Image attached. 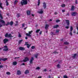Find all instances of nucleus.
Segmentation results:
<instances>
[{
  "instance_id": "nucleus-38",
  "label": "nucleus",
  "mask_w": 78,
  "mask_h": 78,
  "mask_svg": "<svg viewBox=\"0 0 78 78\" xmlns=\"http://www.w3.org/2000/svg\"><path fill=\"white\" fill-rule=\"evenodd\" d=\"M56 23H58V22H60V20H56Z\"/></svg>"
},
{
  "instance_id": "nucleus-52",
  "label": "nucleus",
  "mask_w": 78,
  "mask_h": 78,
  "mask_svg": "<svg viewBox=\"0 0 78 78\" xmlns=\"http://www.w3.org/2000/svg\"><path fill=\"white\" fill-rule=\"evenodd\" d=\"M3 25H1V24H0V28H1V27H3Z\"/></svg>"
},
{
  "instance_id": "nucleus-31",
  "label": "nucleus",
  "mask_w": 78,
  "mask_h": 78,
  "mask_svg": "<svg viewBox=\"0 0 78 78\" xmlns=\"http://www.w3.org/2000/svg\"><path fill=\"white\" fill-rule=\"evenodd\" d=\"M8 33H6L5 34V37H8Z\"/></svg>"
},
{
  "instance_id": "nucleus-2",
  "label": "nucleus",
  "mask_w": 78,
  "mask_h": 78,
  "mask_svg": "<svg viewBox=\"0 0 78 78\" xmlns=\"http://www.w3.org/2000/svg\"><path fill=\"white\" fill-rule=\"evenodd\" d=\"M20 3L22 6L23 5H27V4H28L27 0H25V1H21Z\"/></svg>"
},
{
  "instance_id": "nucleus-64",
  "label": "nucleus",
  "mask_w": 78,
  "mask_h": 78,
  "mask_svg": "<svg viewBox=\"0 0 78 78\" xmlns=\"http://www.w3.org/2000/svg\"><path fill=\"white\" fill-rule=\"evenodd\" d=\"M25 39H28V37H25Z\"/></svg>"
},
{
  "instance_id": "nucleus-26",
  "label": "nucleus",
  "mask_w": 78,
  "mask_h": 78,
  "mask_svg": "<svg viewBox=\"0 0 78 78\" xmlns=\"http://www.w3.org/2000/svg\"><path fill=\"white\" fill-rule=\"evenodd\" d=\"M6 6H8L9 5V3L8 2V0H6Z\"/></svg>"
},
{
  "instance_id": "nucleus-17",
  "label": "nucleus",
  "mask_w": 78,
  "mask_h": 78,
  "mask_svg": "<svg viewBox=\"0 0 78 78\" xmlns=\"http://www.w3.org/2000/svg\"><path fill=\"white\" fill-rule=\"evenodd\" d=\"M0 8L2 9H4V8L2 6V3H0Z\"/></svg>"
},
{
  "instance_id": "nucleus-1",
  "label": "nucleus",
  "mask_w": 78,
  "mask_h": 78,
  "mask_svg": "<svg viewBox=\"0 0 78 78\" xmlns=\"http://www.w3.org/2000/svg\"><path fill=\"white\" fill-rule=\"evenodd\" d=\"M1 22L3 24V26H8V25H11V26H12L13 25V23H14L12 22V21H11L10 22H8L6 24H5V22L4 21V20H0V22Z\"/></svg>"
},
{
  "instance_id": "nucleus-9",
  "label": "nucleus",
  "mask_w": 78,
  "mask_h": 78,
  "mask_svg": "<svg viewBox=\"0 0 78 78\" xmlns=\"http://www.w3.org/2000/svg\"><path fill=\"white\" fill-rule=\"evenodd\" d=\"M77 15V13L76 12H73L71 14L72 16H75L76 15Z\"/></svg>"
},
{
  "instance_id": "nucleus-13",
  "label": "nucleus",
  "mask_w": 78,
  "mask_h": 78,
  "mask_svg": "<svg viewBox=\"0 0 78 78\" xmlns=\"http://www.w3.org/2000/svg\"><path fill=\"white\" fill-rule=\"evenodd\" d=\"M17 75H20V74H21V72L20 71V70H18L17 71Z\"/></svg>"
},
{
  "instance_id": "nucleus-32",
  "label": "nucleus",
  "mask_w": 78,
  "mask_h": 78,
  "mask_svg": "<svg viewBox=\"0 0 78 78\" xmlns=\"http://www.w3.org/2000/svg\"><path fill=\"white\" fill-rule=\"evenodd\" d=\"M40 30H40V29H38V30H37L36 31V33H39V32L40 31Z\"/></svg>"
},
{
  "instance_id": "nucleus-57",
  "label": "nucleus",
  "mask_w": 78,
  "mask_h": 78,
  "mask_svg": "<svg viewBox=\"0 0 78 78\" xmlns=\"http://www.w3.org/2000/svg\"><path fill=\"white\" fill-rule=\"evenodd\" d=\"M25 63H23L21 64V65L25 66Z\"/></svg>"
},
{
  "instance_id": "nucleus-51",
  "label": "nucleus",
  "mask_w": 78,
  "mask_h": 78,
  "mask_svg": "<svg viewBox=\"0 0 78 78\" xmlns=\"http://www.w3.org/2000/svg\"><path fill=\"white\" fill-rule=\"evenodd\" d=\"M65 28H66V29H69V26H66Z\"/></svg>"
},
{
  "instance_id": "nucleus-55",
  "label": "nucleus",
  "mask_w": 78,
  "mask_h": 78,
  "mask_svg": "<svg viewBox=\"0 0 78 78\" xmlns=\"http://www.w3.org/2000/svg\"><path fill=\"white\" fill-rule=\"evenodd\" d=\"M4 48H8V46H6V45H5V46H4Z\"/></svg>"
},
{
  "instance_id": "nucleus-23",
  "label": "nucleus",
  "mask_w": 78,
  "mask_h": 78,
  "mask_svg": "<svg viewBox=\"0 0 78 78\" xmlns=\"http://www.w3.org/2000/svg\"><path fill=\"white\" fill-rule=\"evenodd\" d=\"M13 66H16V65H17V62H13Z\"/></svg>"
},
{
  "instance_id": "nucleus-6",
  "label": "nucleus",
  "mask_w": 78,
  "mask_h": 78,
  "mask_svg": "<svg viewBox=\"0 0 78 78\" xmlns=\"http://www.w3.org/2000/svg\"><path fill=\"white\" fill-rule=\"evenodd\" d=\"M65 21L67 26H69V25H70V21H69V20H66Z\"/></svg>"
},
{
  "instance_id": "nucleus-35",
  "label": "nucleus",
  "mask_w": 78,
  "mask_h": 78,
  "mask_svg": "<svg viewBox=\"0 0 78 78\" xmlns=\"http://www.w3.org/2000/svg\"><path fill=\"white\" fill-rule=\"evenodd\" d=\"M31 48L32 49H34L35 48V46H33L31 47Z\"/></svg>"
},
{
  "instance_id": "nucleus-7",
  "label": "nucleus",
  "mask_w": 78,
  "mask_h": 78,
  "mask_svg": "<svg viewBox=\"0 0 78 78\" xmlns=\"http://www.w3.org/2000/svg\"><path fill=\"white\" fill-rule=\"evenodd\" d=\"M29 61V59L28 57H26L25 58V59L23 60V61L24 62H27V61Z\"/></svg>"
},
{
  "instance_id": "nucleus-4",
  "label": "nucleus",
  "mask_w": 78,
  "mask_h": 78,
  "mask_svg": "<svg viewBox=\"0 0 78 78\" xmlns=\"http://www.w3.org/2000/svg\"><path fill=\"white\" fill-rule=\"evenodd\" d=\"M9 41V40L7 39L6 38H5L3 40V42H4V44H6L7 42H8Z\"/></svg>"
},
{
  "instance_id": "nucleus-45",
  "label": "nucleus",
  "mask_w": 78,
  "mask_h": 78,
  "mask_svg": "<svg viewBox=\"0 0 78 78\" xmlns=\"http://www.w3.org/2000/svg\"><path fill=\"white\" fill-rule=\"evenodd\" d=\"M3 65H0V69H1V68H3Z\"/></svg>"
},
{
  "instance_id": "nucleus-20",
  "label": "nucleus",
  "mask_w": 78,
  "mask_h": 78,
  "mask_svg": "<svg viewBox=\"0 0 78 78\" xmlns=\"http://www.w3.org/2000/svg\"><path fill=\"white\" fill-rule=\"evenodd\" d=\"M13 37L12 36V35L11 34H9L8 35V37Z\"/></svg>"
},
{
  "instance_id": "nucleus-59",
  "label": "nucleus",
  "mask_w": 78,
  "mask_h": 78,
  "mask_svg": "<svg viewBox=\"0 0 78 78\" xmlns=\"http://www.w3.org/2000/svg\"><path fill=\"white\" fill-rule=\"evenodd\" d=\"M62 12H65V10H62Z\"/></svg>"
},
{
  "instance_id": "nucleus-15",
  "label": "nucleus",
  "mask_w": 78,
  "mask_h": 78,
  "mask_svg": "<svg viewBox=\"0 0 78 78\" xmlns=\"http://www.w3.org/2000/svg\"><path fill=\"white\" fill-rule=\"evenodd\" d=\"M58 27H59V25H56L55 26H54L53 27V28H58Z\"/></svg>"
},
{
  "instance_id": "nucleus-50",
  "label": "nucleus",
  "mask_w": 78,
  "mask_h": 78,
  "mask_svg": "<svg viewBox=\"0 0 78 78\" xmlns=\"http://www.w3.org/2000/svg\"><path fill=\"white\" fill-rule=\"evenodd\" d=\"M54 14L55 15H57V14H58V12H55L54 13Z\"/></svg>"
},
{
  "instance_id": "nucleus-48",
  "label": "nucleus",
  "mask_w": 78,
  "mask_h": 78,
  "mask_svg": "<svg viewBox=\"0 0 78 78\" xmlns=\"http://www.w3.org/2000/svg\"><path fill=\"white\" fill-rule=\"evenodd\" d=\"M17 2V0H16L15 1V2H14V4H15V5L16 4V3Z\"/></svg>"
},
{
  "instance_id": "nucleus-41",
  "label": "nucleus",
  "mask_w": 78,
  "mask_h": 78,
  "mask_svg": "<svg viewBox=\"0 0 78 78\" xmlns=\"http://www.w3.org/2000/svg\"><path fill=\"white\" fill-rule=\"evenodd\" d=\"M16 24H15V26H17L18 25V21H16Z\"/></svg>"
},
{
  "instance_id": "nucleus-39",
  "label": "nucleus",
  "mask_w": 78,
  "mask_h": 78,
  "mask_svg": "<svg viewBox=\"0 0 78 78\" xmlns=\"http://www.w3.org/2000/svg\"><path fill=\"white\" fill-rule=\"evenodd\" d=\"M20 14L19 13L17 14V17L18 18V17H20Z\"/></svg>"
},
{
  "instance_id": "nucleus-63",
  "label": "nucleus",
  "mask_w": 78,
  "mask_h": 78,
  "mask_svg": "<svg viewBox=\"0 0 78 78\" xmlns=\"http://www.w3.org/2000/svg\"><path fill=\"white\" fill-rule=\"evenodd\" d=\"M51 34L52 35H54V34H53V33L52 32H51Z\"/></svg>"
},
{
  "instance_id": "nucleus-28",
  "label": "nucleus",
  "mask_w": 78,
  "mask_h": 78,
  "mask_svg": "<svg viewBox=\"0 0 78 78\" xmlns=\"http://www.w3.org/2000/svg\"><path fill=\"white\" fill-rule=\"evenodd\" d=\"M41 3V2H40V0H38V6H39V5H40V3Z\"/></svg>"
},
{
  "instance_id": "nucleus-29",
  "label": "nucleus",
  "mask_w": 78,
  "mask_h": 78,
  "mask_svg": "<svg viewBox=\"0 0 78 78\" xmlns=\"http://www.w3.org/2000/svg\"><path fill=\"white\" fill-rule=\"evenodd\" d=\"M38 55H39L38 54L35 55V58H37V56H38Z\"/></svg>"
},
{
  "instance_id": "nucleus-10",
  "label": "nucleus",
  "mask_w": 78,
  "mask_h": 78,
  "mask_svg": "<svg viewBox=\"0 0 78 78\" xmlns=\"http://www.w3.org/2000/svg\"><path fill=\"white\" fill-rule=\"evenodd\" d=\"M33 61H34V58L32 57L30 61V64L33 63Z\"/></svg>"
},
{
  "instance_id": "nucleus-12",
  "label": "nucleus",
  "mask_w": 78,
  "mask_h": 78,
  "mask_svg": "<svg viewBox=\"0 0 78 78\" xmlns=\"http://www.w3.org/2000/svg\"><path fill=\"white\" fill-rule=\"evenodd\" d=\"M43 6L44 8V9H45L47 7V6L46 5V3L45 2H44L43 3Z\"/></svg>"
},
{
  "instance_id": "nucleus-58",
  "label": "nucleus",
  "mask_w": 78,
  "mask_h": 78,
  "mask_svg": "<svg viewBox=\"0 0 78 78\" xmlns=\"http://www.w3.org/2000/svg\"><path fill=\"white\" fill-rule=\"evenodd\" d=\"M41 35L42 34V31H41L40 33H39Z\"/></svg>"
},
{
  "instance_id": "nucleus-54",
  "label": "nucleus",
  "mask_w": 78,
  "mask_h": 78,
  "mask_svg": "<svg viewBox=\"0 0 78 78\" xmlns=\"http://www.w3.org/2000/svg\"><path fill=\"white\" fill-rule=\"evenodd\" d=\"M69 13H68L66 15V16H69Z\"/></svg>"
},
{
  "instance_id": "nucleus-62",
  "label": "nucleus",
  "mask_w": 78,
  "mask_h": 78,
  "mask_svg": "<svg viewBox=\"0 0 78 78\" xmlns=\"http://www.w3.org/2000/svg\"><path fill=\"white\" fill-rule=\"evenodd\" d=\"M27 28V26H26V27H25L24 29V30H26V29Z\"/></svg>"
},
{
  "instance_id": "nucleus-22",
  "label": "nucleus",
  "mask_w": 78,
  "mask_h": 78,
  "mask_svg": "<svg viewBox=\"0 0 78 78\" xmlns=\"http://www.w3.org/2000/svg\"><path fill=\"white\" fill-rule=\"evenodd\" d=\"M8 50H9L8 48H7L4 49L3 50V51H8Z\"/></svg>"
},
{
  "instance_id": "nucleus-16",
  "label": "nucleus",
  "mask_w": 78,
  "mask_h": 78,
  "mask_svg": "<svg viewBox=\"0 0 78 78\" xmlns=\"http://www.w3.org/2000/svg\"><path fill=\"white\" fill-rule=\"evenodd\" d=\"M77 55V54H74L72 56V58H74V59H75V58H76V56Z\"/></svg>"
},
{
  "instance_id": "nucleus-3",
  "label": "nucleus",
  "mask_w": 78,
  "mask_h": 78,
  "mask_svg": "<svg viewBox=\"0 0 78 78\" xmlns=\"http://www.w3.org/2000/svg\"><path fill=\"white\" fill-rule=\"evenodd\" d=\"M33 32V31L31 30L29 32V34L27 33L26 34V35L27 36H30V37H31V35H30L31 34V33Z\"/></svg>"
},
{
  "instance_id": "nucleus-47",
  "label": "nucleus",
  "mask_w": 78,
  "mask_h": 78,
  "mask_svg": "<svg viewBox=\"0 0 78 78\" xmlns=\"http://www.w3.org/2000/svg\"><path fill=\"white\" fill-rule=\"evenodd\" d=\"M25 23H23L22 24V27H24L25 26Z\"/></svg>"
},
{
  "instance_id": "nucleus-33",
  "label": "nucleus",
  "mask_w": 78,
  "mask_h": 78,
  "mask_svg": "<svg viewBox=\"0 0 78 78\" xmlns=\"http://www.w3.org/2000/svg\"><path fill=\"white\" fill-rule=\"evenodd\" d=\"M6 74L7 75H10L11 73L9 72H7L6 73Z\"/></svg>"
},
{
  "instance_id": "nucleus-44",
  "label": "nucleus",
  "mask_w": 78,
  "mask_h": 78,
  "mask_svg": "<svg viewBox=\"0 0 78 78\" xmlns=\"http://www.w3.org/2000/svg\"><path fill=\"white\" fill-rule=\"evenodd\" d=\"M57 67H58V68H60V65L59 64H58L57 65Z\"/></svg>"
},
{
  "instance_id": "nucleus-36",
  "label": "nucleus",
  "mask_w": 78,
  "mask_h": 78,
  "mask_svg": "<svg viewBox=\"0 0 78 78\" xmlns=\"http://www.w3.org/2000/svg\"><path fill=\"white\" fill-rule=\"evenodd\" d=\"M19 35H18V37H22V36L20 34V33H19Z\"/></svg>"
},
{
  "instance_id": "nucleus-11",
  "label": "nucleus",
  "mask_w": 78,
  "mask_h": 78,
  "mask_svg": "<svg viewBox=\"0 0 78 78\" xmlns=\"http://www.w3.org/2000/svg\"><path fill=\"white\" fill-rule=\"evenodd\" d=\"M37 12L38 13H39V14H43V13H44V12L42 10V9H41L40 11H38Z\"/></svg>"
},
{
  "instance_id": "nucleus-61",
  "label": "nucleus",
  "mask_w": 78,
  "mask_h": 78,
  "mask_svg": "<svg viewBox=\"0 0 78 78\" xmlns=\"http://www.w3.org/2000/svg\"><path fill=\"white\" fill-rule=\"evenodd\" d=\"M42 77L41 76H39L37 78H41Z\"/></svg>"
},
{
  "instance_id": "nucleus-37",
  "label": "nucleus",
  "mask_w": 78,
  "mask_h": 78,
  "mask_svg": "<svg viewBox=\"0 0 78 78\" xmlns=\"http://www.w3.org/2000/svg\"><path fill=\"white\" fill-rule=\"evenodd\" d=\"M73 30V27L72 26L70 27V31L72 32V31Z\"/></svg>"
},
{
  "instance_id": "nucleus-21",
  "label": "nucleus",
  "mask_w": 78,
  "mask_h": 78,
  "mask_svg": "<svg viewBox=\"0 0 78 78\" xmlns=\"http://www.w3.org/2000/svg\"><path fill=\"white\" fill-rule=\"evenodd\" d=\"M71 11H74L75 10V8H74V6H72L71 8Z\"/></svg>"
},
{
  "instance_id": "nucleus-25",
  "label": "nucleus",
  "mask_w": 78,
  "mask_h": 78,
  "mask_svg": "<svg viewBox=\"0 0 78 78\" xmlns=\"http://www.w3.org/2000/svg\"><path fill=\"white\" fill-rule=\"evenodd\" d=\"M69 43H68L67 41H66L64 42V44H65V45H68V44H69Z\"/></svg>"
},
{
  "instance_id": "nucleus-34",
  "label": "nucleus",
  "mask_w": 78,
  "mask_h": 78,
  "mask_svg": "<svg viewBox=\"0 0 78 78\" xmlns=\"http://www.w3.org/2000/svg\"><path fill=\"white\" fill-rule=\"evenodd\" d=\"M61 6H62V7H65L66 6V5L65 4H62L61 5Z\"/></svg>"
},
{
  "instance_id": "nucleus-8",
  "label": "nucleus",
  "mask_w": 78,
  "mask_h": 78,
  "mask_svg": "<svg viewBox=\"0 0 78 78\" xmlns=\"http://www.w3.org/2000/svg\"><path fill=\"white\" fill-rule=\"evenodd\" d=\"M20 50H21L22 51H23L25 50V48L22 47H20L19 48Z\"/></svg>"
},
{
  "instance_id": "nucleus-19",
  "label": "nucleus",
  "mask_w": 78,
  "mask_h": 78,
  "mask_svg": "<svg viewBox=\"0 0 78 78\" xmlns=\"http://www.w3.org/2000/svg\"><path fill=\"white\" fill-rule=\"evenodd\" d=\"M25 74H28V73H29V70H26L25 72Z\"/></svg>"
},
{
  "instance_id": "nucleus-14",
  "label": "nucleus",
  "mask_w": 78,
  "mask_h": 78,
  "mask_svg": "<svg viewBox=\"0 0 78 78\" xmlns=\"http://www.w3.org/2000/svg\"><path fill=\"white\" fill-rule=\"evenodd\" d=\"M27 14L28 16H29L30 15V10H27Z\"/></svg>"
},
{
  "instance_id": "nucleus-43",
  "label": "nucleus",
  "mask_w": 78,
  "mask_h": 78,
  "mask_svg": "<svg viewBox=\"0 0 78 78\" xmlns=\"http://www.w3.org/2000/svg\"><path fill=\"white\" fill-rule=\"evenodd\" d=\"M63 78H68V77H67V76L65 75V76H64Z\"/></svg>"
},
{
  "instance_id": "nucleus-27",
  "label": "nucleus",
  "mask_w": 78,
  "mask_h": 78,
  "mask_svg": "<svg viewBox=\"0 0 78 78\" xmlns=\"http://www.w3.org/2000/svg\"><path fill=\"white\" fill-rule=\"evenodd\" d=\"M8 59V58H3L2 60L3 61H6Z\"/></svg>"
},
{
  "instance_id": "nucleus-53",
  "label": "nucleus",
  "mask_w": 78,
  "mask_h": 78,
  "mask_svg": "<svg viewBox=\"0 0 78 78\" xmlns=\"http://www.w3.org/2000/svg\"><path fill=\"white\" fill-rule=\"evenodd\" d=\"M76 28L77 30V31H78V32L77 33V34H78V26H76Z\"/></svg>"
},
{
  "instance_id": "nucleus-5",
  "label": "nucleus",
  "mask_w": 78,
  "mask_h": 78,
  "mask_svg": "<svg viewBox=\"0 0 78 78\" xmlns=\"http://www.w3.org/2000/svg\"><path fill=\"white\" fill-rule=\"evenodd\" d=\"M28 43V42H26L25 44H24L25 45H27V47L28 48H30V46H31V45L29 44H27Z\"/></svg>"
},
{
  "instance_id": "nucleus-56",
  "label": "nucleus",
  "mask_w": 78,
  "mask_h": 78,
  "mask_svg": "<svg viewBox=\"0 0 78 78\" xmlns=\"http://www.w3.org/2000/svg\"><path fill=\"white\" fill-rule=\"evenodd\" d=\"M69 34H70V35H71V36L72 35V32H71L69 33Z\"/></svg>"
},
{
  "instance_id": "nucleus-24",
  "label": "nucleus",
  "mask_w": 78,
  "mask_h": 78,
  "mask_svg": "<svg viewBox=\"0 0 78 78\" xmlns=\"http://www.w3.org/2000/svg\"><path fill=\"white\" fill-rule=\"evenodd\" d=\"M22 41H23V40H20L19 41V42H18L19 44H21V42H22Z\"/></svg>"
},
{
  "instance_id": "nucleus-46",
  "label": "nucleus",
  "mask_w": 78,
  "mask_h": 78,
  "mask_svg": "<svg viewBox=\"0 0 78 78\" xmlns=\"http://www.w3.org/2000/svg\"><path fill=\"white\" fill-rule=\"evenodd\" d=\"M36 69L37 70H39L40 69V67H38L37 68H36Z\"/></svg>"
},
{
  "instance_id": "nucleus-40",
  "label": "nucleus",
  "mask_w": 78,
  "mask_h": 78,
  "mask_svg": "<svg viewBox=\"0 0 78 78\" xmlns=\"http://www.w3.org/2000/svg\"><path fill=\"white\" fill-rule=\"evenodd\" d=\"M58 52L56 51H54L53 52V53H54L55 54H56V53H58Z\"/></svg>"
},
{
  "instance_id": "nucleus-49",
  "label": "nucleus",
  "mask_w": 78,
  "mask_h": 78,
  "mask_svg": "<svg viewBox=\"0 0 78 78\" xmlns=\"http://www.w3.org/2000/svg\"><path fill=\"white\" fill-rule=\"evenodd\" d=\"M56 33H59V30H56Z\"/></svg>"
},
{
  "instance_id": "nucleus-30",
  "label": "nucleus",
  "mask_w": 78,
  "mask_h": 78,
  "mask_svg": "<svg viewBox=\"0 0 78 78\" xmlns=\"http://www.w3.org/2000/svg\"><path fill=\"white\" fill-rule=\"evenodd\" d=\"M0 17L1 18V19L2 20L3 19V16H2V14H0Z\"/></svg>"
},
{
  "instance_id": "nucleus-18",
  "label": "nucleus",
  "mask_w": 78,
  "mask_h": 78,
  "mask_svg": "<svg viewBox=\"0 0 78 78\" xmlns=\"http://www.w3.org/2000/svg\"><path fill=\"white\" fill-rule=\"evenodd\" d=\"M49 25L48 24H46L45 27V29L46 30H47L48 29V27Z\"/></svg>"
},
{
  "instance_id": "nucleus-42",
  "label": "nucleus",
  "mask_w": 78,
  "mask_h": 78,
  "mask_svg": "<svg viewBox=\"0 0 78 78\" xmlns=\"http://www.w3.org/2000/svg\"><path fill=\"white\" fill-rule=\"evenodd\" d=\"M75 3L76 4H78V0H75Z\"/></svg>"
},
{
  "instance_id": "nucleus-60",
  "label": "nucleus",
  "mask_w": 78,
  "mask_h": 78,
  "mask_svg": "<svg viewBox=\"0 0 78 78\" xmlns=\"http://www.w3.org/2000/svg\"><path fill=\"white\" fill-rule=\"evenodd\" d=\"M44 72H46V71H47V69H45L44 70Z\"/></svg>"
}]
</instances>
